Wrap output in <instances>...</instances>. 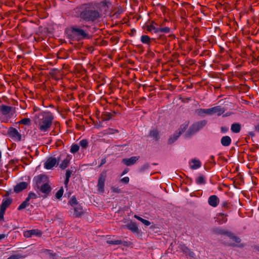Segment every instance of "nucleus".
Masks as SVG:
<instances>
[{
  "mask_svg": "<svg viewBox=\"0 0 259 259\" xmlns=\"http://www.w3.org/2000/svg\"><path fill=\"white\" fill-rule=\"evenodd\" d=\"M189 125V122L188 121H186L184 123L182 124L179 130V132H177L178 133H181V135L184 133L186 130L188 126Z\"/></svg>",
  "mask_w": 259,
  "mask_h": 259,
  "instance_id": "nucleus-31",
  "label": "nucleus"
},
{
  "mask_svg": "<svg viewBox=\"0 0 259 259\" xmlns=\"http://www.w3.org/2000/svg\"><path fill=\"white\" fill-rule=\"evenodd\" d=\"M79 149V146L77 144H74L71 146L70 149V152L72 153H75L77 152Z\"/></svg>",
  "mask_w": 259,
  "mask_h": 259,
  "instance_id": "nucleus-36",
  "label": "nucleus"
},
{
  "mask_svg": "<svg viewBox=\"0 0 259 259\" xmlns=\"http://www.w3.org/2000/svg\"><path fill=\"white\" fill-rule=\"evenodd\" d=\"M5 213V211L0 209V221L4 219V215Z\"/></svg>",
  "mask_w": 259,
  "mask_h": 259,
  "instance_id": "nucleus-48",
  "label": "nucleus"
},
{
  "mask_svg": "<svg viewBox=\"0 0 259 259\" xmlns=\"http://www.w3.org/2000/svg\"><path fill=\"white\" fill-rule=\"evenodd\" d=\"M141 41L143 44L149 45L151 41V38L148 35H143L141 37Z\"/></svg>",
  "mask_w": 259,
  "mask_h": 259,
  "instance_id": "nucleus-29",
  "label": "nucleus"
},
{
  "mask_svg": "<svg viewBox=\"0 0 259 259\" xmlns=\"http://www.w3.org/2000/svg\"><path fill=\"white\" fill-rule=\"evenodd\" d=\"M77 17L85 22H94L101 17V14L92 3L83 4L74 9Z\"/></svg>",
  "mask_w": 259,
  "mask_h": 259,
  "instance_id": "nucleus-1",
  "label": "nucleus"
},
{
  "mask_svg": "<svg viewBox=\"0 0 259 259\" xmlns=\"http://www.w3.org/2000/svg\"><path fill=\"white\" fill-rule=\"evenodd\" d=\"M63 155H61L58 159L55 157H50L48 158L44 164V167L47 169H50L52 168L57 163L58 160L61 159V157Z\"/></svg>",
  "mask_w": 259,
  "mask_h": 259,
  "instance_id": "nucleus-6",
  "label": "nucleus"
},
{
  "mask_svg": "<svg viewBox=\"0 0 259 259\" xmlns=\"http://www.w3.org/2000/svg\"><path fill=\"white\" fill-rule=\"evenodd\" d=\"M19 123L25 125H28L30 123V119L29 118H23L21 120Z\"/></svg>",
  "mask_w": 259,
  "mask_h": 259,
  "instance_id": "nucleus-42",
  "label": "nucleus"
},
{
  "mask_svg": "<svg viewBox=\"0 0 259 259\" xmlns=\"http://www.w3.org/2000/svg\"><path fill=\"white\" fill-rule=\"evenodd\" d=\"M126 227L134 233H137L138 232V228L137 224L135 222H130L126 225Z\"/></svg>",
  "mask_w": 259,
  "mask_h": 259,
  "instance_id": "nucleus-22",
  "label": "nucleus"
},
{
  "mask_svg": "<svg viewBox=\"0 0 259 259\" xmlns=\"http://www.w3.org/2000/svg\"><path fill=\"white\" fill-rule=\"evenodd\" d=\"M27 186L28 184L26 182H21L14 187V192L16 193H19L25 189L27 187Z\"/></svg>",
  "mask_w": 259,
  "mask_h": 259,
  "instance_id": "nucleus-15",
  "label": "nucleus"
},
{
  "mask_svg": "<svg viewBox=\"0 0 259 259\" xmlns=\"http://www.w3.org/2000/svg\"><path fill=\"white\" fill-rule=\"evenodd\" d=\"M149 136L153 138L155 141H158L160 138L159 132L157 130H153L150 131Z\"/></svg>",
  "mask_w": 259,
  "mask_h": 259,
  "instance_id": "nucleus-25",
  "label": "nucleus"
},
{
  "mask_svg": "<svg viewBox=\"0 0 259 259\" xmlns=\"http://www.w3.org/2000/svg\"><path fill=\"white\" fill-rule=\"evenodd\" d=\"M6 237L5 234H0V240L4 239Z\"/></svg>",
  "mask_w": 259,
  "mask_h": 259,
  "instance_id": "nucleus-59",
  "label": "nucleus"
},
{
  "mask_svg": "<svg viewBox=\"0 0 259 259\" xmlns=\"http://www.w3.org/2000/svg\"><path fill=\"white\" fill-rule=\"evenodd\" d=\"M106 162V158H103V159L101 160V164H100V165H99V167L102 166L103 164H104Z\"/></svg>",
  "mask_w": 259,
  "mask_h": 259,
  "instance_id": "nucleus-53",
  "label": "nucleus"
},
{
  "mask_svg": "<svg viewBox=\"0 0 259 259\" xmlns=\"http://www.w3.org/2000/svg\"><path fill=\"white\" fill-rule=\"evenodd\" d=\"M214 158V157L213 156H211L210 157V159H211V160H213Z\"/></svg>",
  "mask_w": 259,
  "mask_h": 259,
  "instance_id": "nucleus-61",
  "label": "nucleus"
},
{
  "mask_svg": "<svg viewBox=\"0 0 259 259\" xmlns=\"http://www.w3.org/2000/svg\"><path fill=\"white\" fill-rule=\"evenodd\" d=\"M195 113L200 116H204L205 115H211L210 109H198L195 110Z\"/></svg>",
  "mask_w": 259,
  "mask_h": 259,
  "instance_id": "nucleus-17",
  "label": "nucleus"
},
{
  "mask_svg": "<svg viewBox=\"0 0 259 259\" xmlns=\"http://www.w3.org/2000/svg\"><path fill=\"white\" fill-rule=\"evenodd\" d=\"M139 156H132L130 158H124L122 160V163L127 166H130L134 164L139 159Z\"/></svg>",
  "mask_w": 259,
  "mask_h": 259,
  "instance_id": "nucleus-12",
  "label": "nucleus"
},
{
  "mask_svg": "<svg viewBox=\"0 0 259 259\" xmlns=\"http://www.w3.org/2000/svg\"><path fill=\"white\" fill-rule=\"evenodd\" d=\"M192 162L193 164L191 165V168L192 169H197L201 166V162L199 160L193 159Z\"/></svg>",
  "mask_w": 259,
  "mask_h": 259,
  "instance_id": "nucleus-30",
  "label": "nucleus"
},
{
  "mask_svg": "<svg viewBox=\"0 0 259 259\" xmlns=\"http://www.w3.org/2000/svg\"><path fill=\"white\" fill-rule=\"evenodd\" d=\"M103 6H106L107 7H108L109 5L110 4V3L109 1H104L102 2Z\"/></svg>",
  "mask_w": 259,
  "mask_h": 259,
  "instance_id": "nucleus-55",
  "label": "nucleus"
},
{
  "mask_svg": "<svg viewBox=\"0 0 259 259\" xmlns=\"http://www.w3.org/2000/svg\"><path fill=\"white\" fill-rule=\"evenodd\" d=\"M185 255H188L190 258H195V253L190 250L189 248L188 251H187V253H185Z\"/></svg>",
  "mask_w": 259,
  "mask_h": 259,
  "instance_id": "nucleus-40",
  "label": "nucleus"
},
{
  "mask_svg": "<svg viewBox=\"0 0 259 259\" xmlns=\"http://www.w3.org/2000/svg\"><path fill=\"white\" fill-rule=\"evenodd\" d=\"M211 111V115H213L214 114H217L218 115H221L225 112V109L223 108H222L220 106H217L213 107L212 108H210Z\"/></svg>",
  "mask_w": 259,
  "mask_h": 259,
  "instance_id": "nucleus-16",
  "label": "nucleus"
},
{
  "mask_svg": "<svg viewBox=\"0 0 259 259\" xmlns=\"http://www.w3.org/2000/svg\"><path fill=\"white\" fill-rule=\"evenodd\" d=\"M106 177V172H102L99 178L98 182V189L99 191L101 193H103L104 192V183L105 182Z\"/></svg>",
  "mask_w": 259,
  "mask_h": 259,
  "instance_id": "nucleus-7",
  "label": "nucleus"
},
{
  "mask_svg": "<svg viewBox=\"0 0 259 259\" xmlns=\"http://www.w3.org/2000/svg\"><path fill=\"white\" fill-rule=\"evenodd\" d=\"M181 135V133H178L177 132H176L172 135H171L168 140L167 143L168 144H172L176 141H177L178 138Z\"/></svg>",
  "mask_w": 259,
  "mask_h": 259,
  "instance_id": "nucleus-23",
  "label": "nucleus"
},
{
  "mask_svg": "<svg viewBox=\"0 0 259 259\" xmlns=\"http://www.w3.org/2000/svg\"><path fill=\"white\" fill-rule=\"evenodd\" d=\"M122 243V241L120 240H114V242H113L114 245H119V244H121Z\"/></svg>",
  "mask_w": 259,
  "mask_h": 259,
  "instance_id": "nucleus-51",
  "label": "nucleus"
},
{
  "mask_svg": "<svg viewBox=\"0 0 259 259\" xmlns=\"http://www.w3.org/2000/svg\"><path fill=\"white\" fill-rule=\"evenodd\" d=\"M143 224H144L146 226H149L151 224V223L146 220L144 219L143 221L142 222Z\"/></svg>",
  "mask_w": 259,
  "mask_h": 259,
  "instance_id": "nucleus-49",
  "label": "nucleus"
},
{
  "mask_svg": "<svg viewBox=\"0 0 259 259\" xmlns=\"http://www.w3.org/2000/svg\"><path fill=\"white\" fill-rule=\"evenodd\" d=\"M112 118V114L110 113H107L104 114L103 118L105 120H108Z\"/></svg>",
  "mask_w": 259,
  "mask_h": 259,
  "instance_id": "nucleus-45",
  "label": "nucleus"
},
{
  "mask_svg": "<svg viewBox=\"0 0 259 259\" xmlns=\"http://www.w3.org/2000/svg\"><path fill=\"white\" fill-rule=\"evenodd\" d=\"M222 206H223L224 207L226 208V209H228V208H229V203H228L227 202H226V201L224 202L223 203V204H222Z\"/></svg>",
  "mask_w": 259,
  "mask_h": 259,
  "instance_id": "nucleus-52",
  "label": "nucleus"
},
{
  "mask_svg": "<svg viewBox=\"0 0 259 259\" xmlns=\"http://www.w3.org/2000/svg\"><path fill=\"white\" fill-rule=\"evenodd\" d=\"M126 172H127V171H126V170H124V171L123 172V173H122V175H124L125 174H126Z\"/></svg>",
  "mask_w": 259,
  "mask_h": 259,
  "instance_id": "nucleus-62",
  "label": "nucleus"
},
{
  "mask_svg": "<svg viewBox=\"0 0 259 259\" xmlns=\"http://www.w3.org/2000/svg\"><path fill=\"white\" fill-rule=\"evenodd\" d=\"M64 190L63 187H61L56 193V197L58 199H60L63 194Z\"/></svg>",
  "mask_w": 259,
  "mask_h": 259,
  "instance_id": "nucleus-34",
  "label": "nucleus"
},
{
  "mask_svg": "<svg viewBox=\"0 0 259 259\" xmlns=\"http://www.w3.org/2000/svg\"><path fill=\"white\" fill-rule=\"evenodd\" d=\"M69 203L72 207L78 204L75 196H72L69 201Z\"/></svg>",
  "mask_w": 259,
  "mask_h": 259,
  "instance_id": "nucleus-39",
  "label": "nucleus"
},
{
  "mask_svg": "<svg viewBox=\"0 0 259 259\" xmlns=\"http://www.w3.org/2000/svg\"><path fill=\"white\" fill-rule=\"evenodd\" d=\"M25 256L20 254H16L11 255L8 259H20L24 258Z\"/></svg>",
  "mask_w": 259,
  "mask_h": 259,
  "instance_id": "nucleus-38",
  "label": "nucleus"
},
{
  "mask_svg": "<svg viewBox=\"0 0 259 259\" xmlns=\"http://www.w3.org/2000/svg\"><path fill=\"white\" fill-rule=\"evenodd\" d=\"M111 189L112 192H115V193H119L121 192L120 189H119L118 187H111Z\"/></svg>",
  "mask_w": 259,
  "mask_h": 259,
  "instance_id": "nucleus-46",
  "label": "nucleus"
},
{
  "mask_svg": "<svg viewBox=\"0 0 259 259\" xmlns=\"http://www.w3.org/2000/svg\"><path fill=\"white\" fill-rule=\"evenodd\" d=\"M249 135L251 137H254L255 136V134L252 132H249Z\"/></svg>",
  "mask_w": 259,
  "mask_h": 259,
  "instance_id": "nucleus-60",
  "label": "nucleus"
},
{
  "mask_svg": "<svg viewBox=\"0 0 259 259\" xmlns=\"http://www.w3.org/2000/svg\"><path fill=\"white\" fill-rule=\"evenodd\" d=\"M207 123V120H202L193 123L187 131L186 133V136L187 137H190L195 133L197 132L205 126Z\"/></svg>",
  "mask_w": 259,
  "mask_h": 259,
  "instance_id": "nucleus-3",
  "label": "nucleus"
},
{
  "mask_svg": "<svg viewBox=\"0 0 259 259\" xmlns=\"http://www.w3.org/2000/svg\"><path fill=\"white\" fill-rule=\"evenodd\" d=\"M37 189H39V191L44 194L42 197L46 198L51 191V187L47 183H45Z\"/></svg>",
  "mask_w": 259,
  "mask_h": 259,
  "instance_id": "nucleus-9",
  "label": "nucleus"
},
{
  "mask_svg": "<svg viewBox=\"0 0 259 259\" xmlns=\"http://www.w3.org/2000/svg\"><path fill=\"white\" fill-rule=\"evenodd\" d=\"M51 255H52V256H55L56 254H52L51 253Z\"/></svg>",
  "mask_w": 259,
  "mask_h": 259,
  "instance_id": "nucleus-63",
  "label": "nucleus"
},
{
  "mask_svg": "<svg viewBox=\"0 0 259 259\" xmlns=\"http://www.w3.org/2000/svg\"><path fill=\"white\" fill-rule=\"evenodd\" d=\"M130 179L127 177H124L123 178L121 179L120 180V181L121 182H123L125 184H127L129 182Z\"/></svg>",
  "mask_w": 259,
  "mask_h": 259,
  "instance_id": "nucleus-47",
  "label": "nucleus"
},
{
  "mask_svg": "<svg viewBox=\"0 0 259 259\" xmlns=\"http://www.w3.org/2000/svg\"><path fill=\"white\" fill-rule=\"evenodd\" d=\"M219 198L214 195L210 196L208 199V204L212 207H216L219 203Z\"/></svg>",
  "mask_w": 259,
  "mask_h": 259,
  "instance_id": "nucleus-14",
  "label": "nucleus"
},
{
  "mask_svg": "<svg viewBox=\"0 0 259 259\" xmlns=\"http://www.w3.org/2000/svg\"><path fill=\"white\" fill-rule=\"evenodd\" d=\"M46 180L47 177L45 176L39 175L35 177L34 179V181L35 182L37 189L39 188L41 185L44 184L45 183H46Z\"/></svg>",
  "mask_w": 259,
  "mask_h": 259,
  "instance_id": "nucleus-11",
  "label": "nucleus"
},
{
  "mask_svg": "<svg viewBox=\"0 0 259 259\" xmlns=\"http://www.w3.org/2000/svg\"><path fill=\"white\" fill-rule=\"evenodd\" d=\"M29 200L28 198H26L25 201H24L18 207V209L19 210L23 209L25 208L27 206H29L30 204Z\"/></svg>",
  "mask_w": 259,
  "mask_h": 259,
  "instance_id": "nucleus-27",
  "label": "nucleus"
},
{
  "mask_svg": "<svg viewBox=\"0 0 259 259\" xmlns=\"http://www.w3.org/2000/svg\"><path fill=\"white\" fill-rule=\"evenodd\" d=\"M149 167V165L148 164H146L142 166V169L144 170L145 169H147Z\"/></svg>",
  "mask_w": 259,
  "mask_h": 259,
  "instance_id": "nucleus-56",
  "label": "nucleus"
},
{
  "mask_svg": "<svg viewBox=\"0 0 259 259\" xmlns=\"http://www.w3.org/2000/svg\"><path fill=\"white\" fill-rule=\"evenodd\" d=\"M221 132L222 133H226L228 131V128L227 127H226V126H222L221 128Z\"/></svg>",
  "mask_w": 259,
  "mask_h": 259,
  "instance_id": "nucleus-50",
  "label": "nucleus"
},
{
  "mask_svg": "<svg viewBox=\"0 0 259 259\" xmlns=\"http://www.w3.org/2000/svg\"><path fill=\"white\" fill-rule=\"evenodd\" d=\"M134 217L137 219V220H138L139 221H141V222H142V221H143L144 219L142 218L141 217L137 215H135Z\"/></svg>",
  "mask_w": 259,
  "mask_h": 259,
  "instance_id": "nucleus-54",
  "label": "nucleus"
},
{
  "mask_svg": "<svg viewBox=\"0 0 259 259\" xmlns=\"http://www.w3.org/2000/svg\"><path fill=\"white\" fill-rule=\"evenodd\" d=\"M231 139L229 136H224L221 139V144L224 146H229L231 143Z\"/></svg>",
  "mask_w": 259,
  "mask_h": 259,
  "instance_id": "nucleus-20",
  "label": "nucleus"
},
{
  "mask_svg": "<svg viewBox=\"0 0 259 259\" xmlns=\"http://www.w3.org/2000/svg\"><path fill=\"white\" fill-rule=\"evenodd\" d=\"M254 128L255 131H256L257 132H259V124L255 126Z\"/></svg>",
  "mask_w": 259,
  "mask_h": 259,
  "instance_id": "nucleus-58",
  "label": "nucleus"
},
{
  "mask_svg": "<svg viewBox=\"0 0 259 259\" xmlns=\"http://www.w3.org/2000/svg\"><path fill=\"white\" fill-rule=\"evenodd\" d=\"M158 27H156L153 24L147 26V30L150 32H153L155 33H158Z\"/></svg>",
  "mask_w": 259,
  "mask_h": 259,
  "instance_id": "nucleus-32",
  "label": "nucleus"
},
{
  "mask_svg": "<svg viewBox=\"0 0 259 259\" xmlns=\"http://www.w3.org/2000/svg\"><path fill=\"white\" fill-rule=\"evenodd\" d=\"M221 215H224V213H221Z\"/></svg>",
  "mask_w": 259,
  "mask_h": 259,
  "instance_id": "nucleus-64",
  "label": "nucleus"
},
{
  "mask_svg": "<svg viewBox=\"0 0 259 259\" xmlns=\"http://www.w3.org/2000/svg\"><path fill=\"white\" fill-rule=\"evenodd\" d=\"M8 135L16 141H20L21 140V135L15 128L11 127L8 130Z\"/></svg>",
  "mask_w": 259,
  "mask_h": 259,
  "instance_id": "nucleus-5",
  "label": "nucleus"
},
{
  "mask_svg": "<svg viewBox=\"0 0 259 259\" xmlns=\"http://www.w3.org/2000/svg\"><path fill=\"white\" fill-rule=\"evenodd\" d=\"M36 198H37V195L34 192H30L28 194V195L27 197V198H28L29 200H30L31 199H36Z\"/></svg>",
  "mask_w": 259,
  "mask_h": 259,
  "instance_id": "nucleus-43",
  "label": "nucleus"
},
{
  "mask_svg": "<svg viewBox=\"0 0 259 259\" xmlns=\"http://www.w3.org/2000/svg\"><path fill=\"white\" fill-rule=\"evenodd\" d=\"M231 130L234 133H238L241 130V124L239 123H234L231 125Z\"/></svg>",
  "mask_w": 259,
  "mask_h": 259,
  "instance_id": "nucleus-24",
  "label": "nucleus"
},
{
  "mask_svg": "<svg viewBox=\"0 0 259 259\" xmlns=\"http://www.w3.org/2000/svg\"><path fill=\"white\" fill-rule=\"evenodd\" d=\"M70 160V158L69 156L66 155L65 158L63 160L62 162L60 164V167L62 169L66 168L68 166Z\"/></svg>",
  "mask_w": 259,
  "mask_h": 259,
  "instance_id": "nucleus-21",
  "label": "nucleus"
},
{
  "mask_svg": "<svg viewBox=\"0 0 259 259\" xmlns=\"http://www.w3.org/2000/svg\"><path fill=\"white\" fill-rule=\"evenodd\" d=\"M196 182L197 184L199 185L205 184L206 183V181L204 176L200 175L196 180Z\"/></svg>",
  "mask_w": 259,
  "mask_h": 259,
  "instance_id": "nucleus-33",
  "label": "nucleus"
},
{
  "mask_svg": "<svg viewBox=\"0 0 259 259\" xmlns=\"http://www.w3.org/2000/svg\"><path fill=\"white\" fill-rule=\"evenodd\" d=\"M74 208V215L75 217H80L83 213L82 207L80 205L77 204L73 206Z\"/></svg>",
  "mask_w": 259,
  "mask_h": 259,
  "instance_id": "nucleus-18",
  "label": "nucleus"
},
{
  "mask_svg": "<svg viewBox=\"0 0 259 259\" xmlns=\"http://www.w3.org/2000/svg\"><path fill=\"white\" fill-rule=\"evenodd\" d=\"M105 134H114L115 133H118V131L116 129L108 128V129L105 131Z\"/></svg>",
  "mask_w": 259,
  "mask_h": 259,
  "instance_id": "nucleus-35",
  "label": "nucleus"
},
{
  "mask_svg": "<svg viewBox=\"0 0 259 259\" xmlns=\"http://www.w3.org/2000/svg\"><path fill=\"white\" fill-rule=\"evenodd\" d=\"M214 232L216 234H221V235H226L227 236H229V234H230V232L226 229H223L220 228H217L214 230Z\"/></svg>",
  "mask_w": 259,
  "mask_h": 259,
  "instance_id": "nucleus-26",
  "label": "nucleus"
},
{
  "mask_svg": "<svg viewBox=\"0 0 259 259\" xmlns=\"http://www.w3.org/2000/svg\"><path fill=\"white\" fill-rule=\"evenodd\" d=\"M169 31H170V28L168 27H164L163 28H158V33L159 32L168 33Z\"/></svg>",
  "mask_w": 259,
  "mask_h": 259,
  "instance_id": "nucleus-41",
  "label": "nucleus"
},
{
  "mask_svg": "<svg viewBox=\"0 0 259 259\" xmlns=\"http://www.w3.org/2000/svg\"><path fill=\"white\" fill-rule=\"evenodd\" d=\"M72 33L73 37L76 39L80 40L88 37V34L83 29L76 26L72 27Z\"/></svg>",
  "mask_w": 259,
  "mask_h": 259,
  "instance_id": "nucleus-4",
  "label": "nucleus"
},
{
  "mask_svg": "<svg viewBox=\"0 0 259 259\" xmlns=\"http://www.w3.org/2000/svg\"><path fill=\"white\" fill-rule=\"evenodd\" d=\"M0 111L4 115H9L11 117L15 112V108L11 106L2 105L0 107Z\"/></svg>",
  "mask_w": 259,
  "mask_h": 259,
  "instance_id": "nucleus-8",
  "label": "nucleus"
},
{
  "mask_svg": "<svg viewBox=\"0 0 259 259\" xmlns=\"http://www.w3.org/2000/svg\"><path fill=\"white\" fill-rule=\"evenodd\" d=\"M180 249L183 251V252L185 254L187 253V251H188L189 248L184 244H181L180 246Z\"/></svg>",
  "mask_w": 259,
  "mask_h": 259,
  "instance_id": "nucleus-44",
  "label": "nucleus"
},
{
  "mask_svg": "<svg viewBox=\"0 0 259 259\" xmlns=\"http://www.w3.org/2000/svg\"><path fill=\"white\" fill-rule=\"evenodd\" d=\"M12 199L11 198H6L3 200V203L1 206V210L6 211L7 208L12 203Z\"/></svg>",
  "mask_w": 259,
  "mask_h": 259,
  "instance_id": "nucleus-19",
  "label": "nucleus"
},
{
  "mask_svg": "<svg viewBox=\"0 0 259 259\" xmlns=\"http://www.w3.org/2000/svg\"><path fill=\"white\" fill-rule=\"evenodd\" d=\"M228 237L232 239L234 242H226L225 244L229 246L236 247L237 246L236 243H239L241 242V239L239 237L235 236L233 233L230 232L229 234Z\"/></svg>",
  "mask_w": 259,
  "mask_h": 259,
  "instance_id": "nucleus-10",
  "label": "nucleus"
},
{
  "mask_svg": "<svg viewBox=\"0 0 259 259\" xmlns=\"http://www.w3.org/2000/svg\"><path fill=\"white\" fill-rule=\"evenodd\" d=\"M41 233L37 229H33L24 232V236L26 238L31 237L33 235L40 236Z\"/></svg>",
  "mask_w": 259,
  "mask_h": 259,
  "instance_id": "nucleus-13",
  "label": "nucleus"
},
{
  "mask_svg": "<svg viewBox=\"0 0 259 259\" xmlns=\"http://www.w3.org/2000/svg\"><path fill=\"white\" fill-rule=\"evenodd\" d=\"M54 116L50 111H42L36 114L34 117V123L41 132H47L50 128Z\"/></svg>",
  "mask_w": 259,
  "mask_h": 259,
  "instance_id": "nucleus-2",
  "label": "nucleus"
},
{
  "mask_svg": "<svg viewBox=\"0 0 259 259\" xmlns=\"http://www.w3.org/2000/svg\"><path fill=\"white\" fill-rule=\"evenodd\" d=\"M79 145L82 148H86L88 146V141L86 139H83L79 142Z\"/></svg>",
  "mask_w": 259,
  "mask_h": 259,
  "instance_id": "nucleus-37",
  "label": "nucleus"
},
{
  "mask_svg": "<svg viewBox=\"0 0 259 259\" xmlns=\"http://www.w3.org/2000/svg\"><path fill=\"white\" fill-rule=\"evenodd\" d=\"M114 240H109L107 241V243L109 244H113Z\"/></svg>",
  "mask_w": 259,
  "mask_h": 259,
  "instance_id": "nucleus-57",
  "label": "nucleus"
},
{
  "mask_svg": "<svg viewBox=\"0 0 259 259\" xmlns=\"http://www.w3.org/2000/svg\"><path fill=\"white\" fill-rule=\"evenodd\" d=\"M73 173V170L70 169H67L66 171V178L64 181V184L66 186H67L68 184V182L69 181V178H70L71 175Z\"/></svg>",
  "mask_w": 259,
  "mask_h": 259,
  "instance_id": "nucleus-28",
  "label": "nucleus"
}]
</instances>
